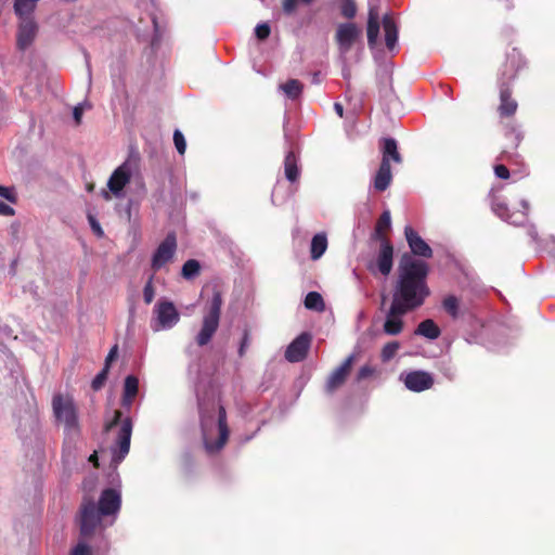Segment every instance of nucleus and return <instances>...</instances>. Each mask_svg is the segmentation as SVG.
I'll list each match as a JSON object with an SVG mask.
<instances>
[{
  "mask_svg": "<svg viewBox=\"0 0 555 555\" xmlns=\"http://www.w3.org/2000/svg\"><path fill=\"white\" fill-rule=\"evenodd\" d=\"M383 28L385 33V44L388 50H393L398 42V28L392 20V17L388 14L383 17Z\"/></svg>",
  "mask_w": 555,
  "mask_h": 555,
  "instance_id": "22",
  "label": "nucleus"
},
{
  "mask_svg": "<svg viewBox=\"0 0 555 555\" xmlns=\"http://www.w3.org/2000/svg\"><path fill=\"white\" fill-rule=\"evenodd\" d=\"M375 370L369 364L361 366L357 373L356 379L357 382H361L371 377L374 374Z\"/></svg>",
  "mask_w": 555,
  "mask_h": 555,
  "instance_id": "41",
  "label": "nucleus"
},
{
  "mask_svg": "<svg viewBox=\"0 0 555 555\" xmlns=\"http://www.w3.org/2000/svg\"><path fill=\"white\" fill-rule=\"evenodd\" d=\"M302 4H310L313 0H299Z\"/></svg>",
  "mask_w": 555,
  "mask_h": 555,
  "instance_id": "57",
  "label": "nucleus"
},
{
  "mask_svg": "<svg viewBox=\"0 0 555 555\" xmlns=\"http://www.w3.org/2000/svg\"><path fill=\"white\" fill-rule=\"evenodd\" d=\"M133 398L121 396L120 404L125 410L129 411L133 404Z\"/></svg>",
  "mask_w": 555,
  "mask_h": 555,
  "instance_id": "51",
  "label": "nucleus"
},
{
  "mask_svg": "<svg viewBox=\"0 0 555 555\" xmlns=\"http://www.w3.org/2000/svg\"><path fill=\"white\" fill-rule=\"evenodd\" d=\"M302 89L304 85L298 79H288L285 83L279 86V90L292 101L297 100L301 95Z\"/></svg>",
  "mask_w": 555,
  "mask_h": 555,
  "instance_id": "28",
  "label": "nucleus"
},
{
  "mask_svg": "<svg viewBox=\"0 0 555 555\" xmlns=\"http://www.w3.org/2000/svg\"><path fill=\"white\" fill-rule=\"evenodd\" d=\"M88 221H89V224H90L92 231L94 232V234L99 237H102L104 235V232L101 228L100 222L95 219V217L92 215H89Z\"/></svg>",
  "mask_w": 555,
  "mask_h": 555,
  "instance_id": "43",
  "label": "nucleus"
},
{
  "mask_svg": "<svg viewBox=\"0 0 555 555\" xmlns=\"http://www.w3.org/2000/svg\"><path fill=\"white\" fill-rule=\"evenodd\" d=\"M494 173L500 179H508L509 178V170L504 165H496L494 167Z\"/></svg>",
  "mask_w": 555,
  "mask_h": 555,
  "instance_id": "48",
  "label": "nucleus"
},
{
  "mask_svg": "<svg viewBox=\"0 0 555 555\" xmlns=\"http://www.w3.org/2000/svg\"><path fill=\"white\" fill-rule=\"evenodd\" d=\"M0 197L13 204L16 202V195L12 188L0 185Z\"/></svg>",
  "mask_w": 555,
  "mask_h": 555,
  "instance_id": "42",
  "label": "nucleus"
},
{
  "mask_svg": "<svg viewBox=\"0 0 555 555\" xmlns=\"http://www.w3.org/2000/svg\"><path fill=\"white\" fill-rule=\"evenodd\" d=\"M117 352H118V346L117 345H114L108 354L106 356V359H105V365H107V369H109V365H111V362L115 360V358L117 357Z\"/></svg>",
  "mask_w": 555,
  "mask_h": 555,
  "instance_id": "49",
  "label": "nucleus"
},
{
  "mask_svg": "<svg viewBox=\"0 0 555 555\" xmlns=\"http://www.w3.org/2000/svg\"><path fill=\"white\" fill-rule=\"evenodd\" d=\"M120 423L115 443L112 446V462L116 465L119 464L129 453L130 441L132 435V421L130 417L121 418V412L115 411L112 422L106 425V430H111L114 426Z\"/></svg>",
  "mask_w": 555,
  "mask_h": 555,
  "instance_id": "6",
  "label": "nucleus"
},
{
  "mask_svg": "<svg viewBox=\"0 0 555 555\" xmlns=\"http://www.w3.org/2000/svg\"><path fill=\"white\" fill-rule=\"evenodd\" d=\"M39 1L40 0H14V12L15 14L34 13Z\"/></svg>",
  "mask_w": 555,
  "mask_h": 555,
  "instance_id": "34",
  "label": "nucleus"
},
{
  "mask_svg": "<svg viewBox=\"0 0 555 555\" xmlns=\"http://www.w3.org/2000/svg\"><path fill=\"white\" fill-rule=\"evenodd\" d=\"M391 227V216L389 210H385L377 222L376 231L383 232L385 230L390 229Z\"/></svg>",
  "mask_w": 555,
  "mask_h": 555,
  "instance_id": "37",
  "label": "nucleus"
},
{
  "mask_svg": "<svg viewBox=\"0 0 555 555\" xmlns=\"http://www.w3.org/2000/svg\"><path fill=\"white\" fill-rule=\"evenodd\" d=\"M305 307L318 312L323 311L325 309L323 297L318 292H309L305 298Z\"/></svg>",
  "mask_w": 555,
  "mask_h": 555,
  "instance_id": "30",
  "label": "nucleus"
},
{
  "mask_svg": "<svg viewBox=\"0 0 555 555\" xmlns=\"http://www.w3.org/2000/svg\"><path fill=\"white\" fill-rule=\"evenodd\" d=\"M392 180L390 164L382 162L380 166L374 177L373 186L378 192H384L388 189Z\"/></svg>",
  "mask_w": 555,
  "mask_h": 555,
  "instance_id": "21",
  "label": "nucleus"
},
{
  "mask_svg": "<svg viewBox=\"0 0 555 555\" xmlns=\"http://www.w3.org/2000/svg\"><path fill=\"white\" fill-rule=\"evenodd\" d=\"M121 507V492L117 488H107L101 492L98 504L85 500L80 507V532L88 537L98 529L112 526Z\"/></svg>",
  "mask_w": 555,
  "mask_h": 555,
  "instance_id": "2",
  "label": "nucleus"
},
{
  "mask_svg": "<svg viewBox=\"0 0 555 555\" xmlns=\"http://www.w3.org/2000/svg\"><path fill=\"white\" fill-rule=\"evenodd\" d=\"M528 234L531 236L533 241H537L538 238V232L534 225H530L528 229Z\"/></svg>",
  "mask_w": 555,
  "mask_h": 555,
  "instance_id": "53",
  "label": "nucleus"
},
{
  "mask_svg": "<svg viewBox=\"0 0 555 555\" xmlns=\"http://www.w3.org/2000/svg\"><path fill=\"white\" fill-rule=\"evenodd\" d=\"M201 273V263L196 259L186 260L181 269V275L184 280L192 281Z\"/></svg>",
  "mask_w": 555,
  "mask_h": 555,
  "instance_id": "29",
  "label": "nucleus"
},
{
  "mask_svg": "<svg viewBox=\"0 0 555 555\" xmlns=\"http://www.w3.org/2000/svg\"><path fill=\"white\" fill-rule=\"evenodd\" d=\"M334 109L339 117L344 116V107L340 103H338V102L334 103Z\"/></svg>",
  "mask_w": 555,
  "mask_h": 555,
  "instance_id": "52",
  "label": "nucleus"
},
{
  "mask_svg": "<svg viewBox=\"0 0 555 555\" xmlns=\"http://www.w3.org/2000/svg\"><path fill=\"white\" fill-rule=\"evenodd\" d=\"M86 106H88L87 103H79L73 109V117L77 125L81 122V117Z\"/></svg>",
  "mask_w": 555,
  "mask_h": 555,
  "instance_id": "45",
  "label": "nucleus"
},
{
  "mask_svg": "<svg viewBox=\"0 0 555 555\" xmlns=\"http://www.w3.org/2000/svg\"><path fill=\"white\" fill-rule=\"evenodd\" d=\"M275 197H276V188L273 190V193H272V203H273L274 205H276V204H278V203H276Z\"/></svg>",
  "mask_w": 555,
  "mask_h": 555,
  "instance_id": "56",
  "label": "nucleus"
},
{
  "mask_svg": "<svg viewBox=\"0 0 555 555\" xmlns=\"http://www.w3.org/2000/svg\"><path fill=\"white\" fill-rule=\"evenodd\" d=\"M399 378L409 390L414 392L427 390L434 385L431 374L425 371L401 373Z\"/></svg>",
  "mask_w": 555,
  "mask_h": 555,
  "instance_id": "15",
  "label": "nucleus"
},
{
  "mask_svg": "<svg viewBox=\"0 0 555 555\" xmlns=\"http://www.w3.org/2000/svg\"><path fill=\"white\" fill-rule=\"evenodd\" d=\"M51 405L55 422L63 426L65 441L68 443L76 442L80 437L81 428L74 398L57 392L53 395Z\"/></svg>",
  "mask_w": 555,
  "mask_h": 555,
  "instance_id": "4",
  "label": "nucleus"
},
{
  "mask_svg": "<svg viewBox=\"0 0 555 555\" xmlns=\"http://www.w3.org/2000/svg\"><path fill=\"white\" fill-rule=\"evenodd\" d=\"M96 459H98V455H96V452H94L93 454L90 455L89 461L96 464Z\"/></svg>",
  "mask_w": 555,
  "mask_h": 555,
  "instance_id": "55",
  "label": "nucleus"
},
{
  "mask_svg": "<svg viewBox=\"0 0 555 555\" xmlns=\"http://www.w3.org/2000/svg\"><path fill=\"white\" fill-rule=\"evenodd\" d=\"M298 2H300V1L299 0H283V2H282L283 12L287 15L293 14L297 8Z\"/></svg>",
  "mask_w": 555,
  "mask_h": 555,
  "instance_id": "44",
  "label": "nucleus"
},
{
  "mask_svg": "<svg viewBox=\"0 0 555 555\" xmlns=\"http://www.w3.org/2000/svg\"><path fill=\"white\" fill-rule=\"evenodd\" d=\"M107 365H104V367L95 375V377L92 380V388L93 390H99L102 388L103 384L105 383L108 374Z\"/></svg>",
  "mask_w": 555,
  "mask_h": 555,
  "instance_id": "36",
  "label": "nucleus"
},
{
  "mask_svg": "<svg viewBox=\"0 0 555 555\" xmlns=\"http://www.w3.org/2000/svg\"><path fill=\"white\" fill-rule=\"evenodd\" d=\"M270 33L271 28L267 23L258 24L255 28V35L259 40L267 39L270 36Z\"/></svg>",
  "mask_w": 555,
  "mask_h": 555,
  "instance_id": "40",
  "label": "nucleus"
},
{
  "mask_svg": "<svg viewBox=\"0 0 555 555\" xmlns=\"http://www.w3.org/2000/svg\"><path fill=\"white\" fill-rule=\"evenodd\" d=\"M327 249V237L325 233H318L311 240L310 256L312 260L320 259Z\"/></svg>",
  "mask_w": 555,
  "mask_h": 555,
  "instance_id": "27",
  "label": "nucleus"
},
{
  "mask_svg": "<svg viewBox=\"0 0 555 555\" xmlns=\"http://www.w3.org/2000/svg\"><path fill=\"white\" fill-rule=\"evenodd\" d=\"M14 212V209L10 205L0 201V216H13Z\"/></svg>",
  "mask_w": 555,
  "mask_h": 555,
  "instance_id": "50",
  "label": "nucleus"
},
{
  "mask_svg": "<svg viewBox=\"0 0 555 555\" xmlns=\"http://www.w3.org/2000/svg\"><path fill=\"white\" fill-rule=\"evenodd\" d=\"M310 344L311 335L309 333H301L287 346L285 359L292 363L302 361L307 356Z\"/></svg>",
  "mask_w": 555,
  "mask_h": 555,
  "instance_id": "16",
  "label": "nucleus"
},
{
  "mask_svg": "<svg viewBox=\"0 0 555 555\" xmlns=\"http://www.w3.org/2000/svg\"><path fill=\"white\" fill-rule=\"evenodd\" d=\"M72 555H91L90 547L86 543L79 542L73 548Z\"/></svg>",
  "mask_w": 555,
  "mask_h": 555,
  "instance_id": "46",
  "label": "nucleus"
},
{
  "mask_svg": "<svg viewBox=\"0 0 555 555\" xmlns=\"http://www.w3.org/2000/svg\"><path fill=\"white\" fill-rule=\"evenodd\" d=\"M356 356L352 353L345 361L335 369L327 378L325 390L327 393H333L338 389L346 380L347 375L350 372L351 365L354 361Z\"/></svg>",
  "mask_w": 555,
  "mask_h": 555,
  "instance_id": "18",
  "label": "nucleus"
},
{
  "mask_svg": "<svg viewBox=\"0 0 555 555\" xmlns=\"http://www.w3.org/2000/svg\"><path fill=\"white\" fill-rule=\"evenodd\" d=\"M366 33L369 47L373 49L377 42L379 35L378 13L374 9H371L369 12Z\"/></svg>",
  "mask_w": 555,
  "mask_h": 555,
  "instance_id": "23",
  "label": "nucleus"
},
{
  "mask_svg": "<svg viewBox=\"0 0 555 555\" xmlns=\"http://www.w3.org/2000/svg\"><path fill=\"white\" fill-rule=\"evenodd\" d=\"M284 172L285 178L289 182H296L299 178V167L297 164V157L293 151L287 152L285 159H284Z\"/></svg>",
  "mask_w": 555,
  "mask_h": 555,
  "instance_id": "25",
  "label": "nucleus"
},
{
  "mask_svg": "<svg viewBox=\"0 0 555 555\" xmlns=\"http://www.w3.org/2000/svg\"><path fill=\"white\" fill-rule=\"evenodd\" d=\"M442 307L446 312L453 319H456L460 314V300L454 295H448L442 300Z\"/></svg>",
  "mask_w": 555,
  "mask_h": 555,
  "instance_id": "32",
  "label": "nucleus"
},
{
  "mask_svg": "<svg viewBox=\"0 0 555 555\" xmlns=\"http://www.w3.org/2000/svg\"><path fill=\"white\" fill-rule=\"evenodd\" d=\"M427 274L428 266L425 261L403 255L399 263L398 280L391 302L408 311L421 307L429 295L426 284Z\"/></svg>",
  "mask_w": 555,
  "mask_h": 555,
  "instance_id": "1",
  "label": "nucleus"
},
{
  "mask_svg": "<svg viewBox=\"0 0 555 555\" xmlns=\"http://www.w3.org/2000/svg\"><path fill=\"white\" fill-rule=\"evenodd\" d=\"M203 442L208 453L219 452L229 438L225 409L219 401L198 402Z\"/></svg>",
  "mask_w": 555,
  "mask_h": 555,
  "instance_id": "3",
  "label": "nucleus"
},
{
  "mask_svg": "<svg viewBox=\"0 0 555 555\" xmlns=\"http://www.w3.org/2000/svg\"><path fill=\"white\" fill-rule=\"evenodd\" d=\"M382 153L383 158L382 162H387V164H390V160H393L395 163H401V155L398 152V145L397 141L392 138H385L383 140V146H382Z\"/></svg>",
  "mask_w": 555,
  "mask_h": 555,
  "instance_id": "24",
  "label": "nucleus"
},
{
  "mask_svg": "<svg viewBox=\"0 0 555 555\" xmlns=\"http://www.w3.org/2000/svg\"><path fill=\"white\" fill-rule=\"evenodd\" d=\"M360 35V29L352 23L340 24L336 31V41L338 44L339 56L346 62V55L351 50L352 44Z\"/></svg>",
  "mask_w": 555,
  "mask_h": 555,
  "instance_id": "13",
  "label": "nucleus"
},
{
  "mask_svg": "<svg viewBox=\"0 0 555 555\" xmlns=\"http://www.w3.org/2000/svg\"><path fill=\"white\" fill-rule=\"evenodd\" d=\"M222 305V294L215 288L211 297L204 305L202 326L195 336V343L199 347L208 345L216 334L220 323Z\"/></svg>",
  "mask_w": 555,
  "mask_h": 555,
  "instance_id": "5",
  "label": "nucleus"
},
{
  "mask_svg": "<svg viewBox=\"0 0 555 555\" xmlns=\"http://www.w3.org/2000/svg\"><path fill=\"white\" fill-rule=\"evenodd\" d=\"M525 65L526 61L521 53L515 48L512 49V51L506 55V61L503 65L499 80L509 83L516 77L517 73L525 67Z\"/></svg>",
  "mask_w": 555,
  "mask_h": 555,
  "instance_id": "17",
  "label": "nucleus"
},
{
  "mask_svg": "<svg viewBox=\"0 0 555 555\" xmlns=\"http://www.w3.org/2000/svg\"><path fill=\"white\" fill-rule=\"evenodd\" d=\"M154 297H155V291L153 287V276H151L143 288V298H144V301L149 305L153 301Z\"/></svg>",
  "mask_w": 555,
  "mask_h": 555,
  "instance_id": "39",
  "label": "nucleus"
},
{
  "mask_svg": "<svg viewBox=\"0 0 555 555\" xmlns=\"http://www.w3.org/2000/svg\"><path fill=\"white\" fill-rule=\"evenodd\" d=\"M415 335L426 337L430 340L437 339L440 336V328L438 325L430 319L422 321L416 330Z\"/></svg>",
  "mask_w": 555,
  "mask_h": 555,
  "instance_id": "26",
  "label": "nucleus"
},
{
  "mask_svg": "<svg viewBox=\"0 0 555 555\" xmlns=\"http://www.w3.org/2000/svg\"><path fill=\"white\" fill-rule=\"evenodd\" d=\"M177 251V237L173 232L166 235L164 241L155 249L152 259L151 267L154 271H159L168 262H170Z\"/></svg>",
  "mask_w": 555,
  "mask_h": 555,
  "instance_id": "10",
  "label": "nucleus"
},
{
  "mask_svg": "<svg viewBox=\"0 0 555 555\" xmlns=\"http://www.w3.org/2000/svg\"><path fill=\"white\" fill-rule=\"evenodd\" d=\"M405 240L409 244L411 251L415 256L430 258L433 256V249L421 237V235L410 225L404 228Z\"/></svg>",
  "mask_w": 555,
  "mask_h": 555,
  "instance_id": "19",
  "label": "nucleus"
},
{
  "mask_svg": "<svg viewBox=\"0 0 555 555\" xmlns=\"http://www.w3.org/2000/svg\"><path fill=\"white\" fill-rule=\"evenodd\" d=\"M16 15L20 18L16 44L21 51H25L31 47L37 37L38 24L35 21L33 13Z\"/></svg>",
  "mask_w": 555,
  "mask_h": 555,
  "instance_id": "9",
  "label": "nucleus"
},
{
  "mask_svg": "<svg viewBox=\"0 0 555 555\" xmlns=\"http://www.w3.org/2000/svg\"><path fill=\"white\" fill-rule=\"evenodd\" d=\"M249 346V334L247 331L244 332L240 347H238V356L243 357L246 352V349Z\"/></svg>",
  "mask_w": 555,
  "mask_h": 555,
  "instance_id": "47",
  "label": "nucleus"
},
{
  "mask_svg": "<svg viewBox=\"0 0 555 555\" xmlns=\"http://www.w3.org/2000/svg\"><path fill=\"white\" fill-rule=\"evenodd\" d=\"M312 82L313 83H319L320 82L319 73H314L313 74Z\"/></svg>",
  "mask_w": 555,
  "mask_h": 555,
  "instance_id": "54",
  "label": "nucleus"
},
{
  "mask_svg": "<svg viewBox=\"0 0 555 555\" xmlns=\"http://www.w3.org/2000/svg\"><path fill=\"white\" fill-rule=\"evenodd\" d=\"M180 321V313L172 301L159 299L153 308L151 328L153 332L169 331Z\"/></svg>",
  "mask_w": 555,
  "mask_h": 555,
  "instance_id": "8",
  "label": "nucleus"
},
{
  "mask_svg": "<svg viewBox=\"0 0 555 555\" xmlns=\"http://www.w3.org/2000/svg\"><path fill=\"white\" fill-rule=\"evenodd\" d=\"M139 393V378L134 375H127L124 380L122 395L128 398H133Z\"/></svg>",
  "mask_w": 555,
  "mask_h": 555,
  "instance_id": "31",
  "label": "nucleus"
},
{
  "mask_svg": "<svg viewBox=\"0 0 555 555\" xmlns=\"http://www.w3.org/2000/svg\"><path fill=\"white\" fill-rule=\"evenodd\" d=\"M139 155L131 152L127 159L113 171L107 181V188L115 197H124V188L130 182L132 175L139 169Z\"/></svg>",
  "mask_w": 555,
  "mask_h": 555,
  "instance_id": "7",
  "label": "nucleus"
},
{
  "mask_svg": "<svg viewBox=\"0 0 555 555\" xmlns=\"http://www.w3.org/2000/svg\"><path fill=\"white\" fill-rule=\"evenodd\" d=\"M500 82V106L499 112L501 116L509 117L516 113L517 102L511 98V90L506 81L499 80Z\"/></svg>",
  "mask_w": 555,
  "mask_h": 555,
  "instance_id": "20",
  "label": "nucleus"
},
{
  "mask_svg": "<svg viewBox=\"0 0 555 555\" xmlns=\"http://www.w3.org/2000/svg\"><path fill=\"white\" fill-rule=\"evenodd\" d=\"M393 266V247L387 240H382L378 254L374 261L369 262L367 269L372 274H390Z\"/></svg>",
  "mask_w": 555,
  "mask_h": 555,
  "instance_id": "12",
  "label": "nucleus"
},
{
  "mask_svg": "<svg viewBox=\"0 0 555 555\" xmlns=\"http://www.w3.org/2000/svg\"><path fill=\"white\" fill-rule=\"evenodd\" d=\"M400 349V343L397 340H392L387 343L380 351V360L384 363H388L390 360H392L398 350Z\"/></svg>",
  "mask_w": 555,
  "mask_h": 555,
  "instance_id": "33",
  "label": "nucleus"
},
{
  "mask_svg": "<svg viewBox=\"0 0 555 555\" xmlns=\"http://www.w3.org/2000/svg\"><path fill=\"white\" fill-rule=\"evenodd\" d=\"M522 211L511 212L507 205L500 198H495L492 202V211L503 221L513 225H522L528 219V212L530 205L526 199L520 202Z\"/></svg>",
  "mask_w": 555,
  "mask_h": 555,
  "instance_id": "11",
  "label": "nucleus"
},
{
  "mask_svg": "<svg viewBox=\"0 0 555 555\" xmlns=\"http://www.w3.org/2000/svg\"><path fill=\"white\" fill-rule=\"evenodd\" d=\"M173 143L180 155H183L186 150V141L183 133L180 130H175L173 132Z\"/></svg>",
  "mask_w": 555,
  "mask_h": 555,
  "instance_id": "35",
  "label": "nucleus"
},
{
  "mask_svg": "<svg viewBox=\"0 0 555 555\" xmlns=\"http://www.w3.org/2000/svg\"><path fill=\"white\" fill-rule=\"evenodd\" d=\"M408 312V310L391 302L385 314L383 333L388 336H397L401 334L404 327L403 317Z\"/></svg>",
  "mask_w": 555,
  "mask_h": 555,
  "instance_id": "14",
  "label": "nucleus"
},
{
  "mask_svg": "<svg viewBox=\"0 0 555 555\" xmlns=\"http://www.w3.org/2000/svg\"><path fill=\"white\" fill-rule=\"evenodd\" d=\"M341 14L347 18H352L356 15L357 9L353 0H343Z\"/></svg>",
  "mask_w": 555,
  "mask_h": 555,
  "instance_id": "38",
  "label": "nucleus"
}]
</instances>
